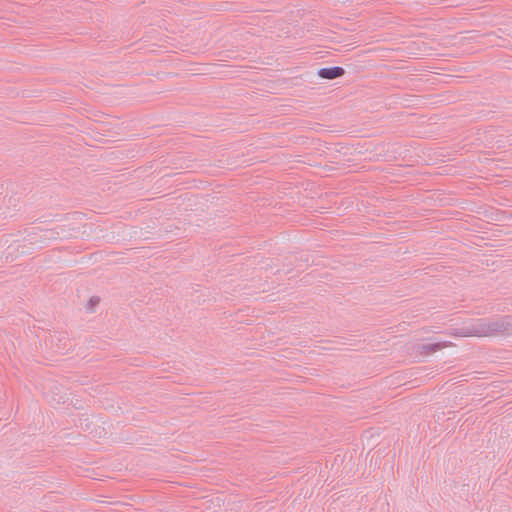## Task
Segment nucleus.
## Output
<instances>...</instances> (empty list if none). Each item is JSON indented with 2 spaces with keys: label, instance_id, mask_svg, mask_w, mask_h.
<instances>
[{
  "label": "nucleus",
  "instance_id": "f257e3e1",
  "mask_svg": "<svg viewBox=\"0 0 512 512\" xmlns=\"http://www.w3.org/2000/svg\"><path fill=\"white\" fill-rule=\"evenodd\" d=\"M512 333V317L507 316L492 321H479L471 326L461 328V336H494L500 333Z\"/></svg>",
  "mask_w": 512,
  "mask_h": 512
},
{
  "label": "nucleus",
  "instance_id": "20e7f679",
  "mask_svg": "<svg viewBox=\"0 0 512 512\" xmlns=\"http://www.w3.org/2000/svg\"><path fill=\"white\" fill-rule=\"evenodd\" d=\"M101 298L97 295H92L88 298L87 303L85 304V309L87 312H93L95 308L99 305Z\"/></svg>",
  "mask_w": 512,
  "mask_h": 512
},
{
  "label": "nucleus",
  "instance_id": "39448f33",
  "mask_svg": "<svg viewBox=\"0 0 512 512\" xmlns=\"http://www.w3.org/2000/svg\"><path fill=\"white\" fill-rule=\"evenodd\" d=\"M66 276H58L52 283V285H64L65 281H67Z\"/></svg>",
  "mask_w": 512,
  "mask_h": 512
},
{
  "label": "nucleus",
  "instance_id": "7ed1b4c3",
  "mask_svg": "<svg viewBox=\"0 0 512 512\" xmlns=\"http://www.w3.org/2000/svg\"><path fill=\"white\" fill-rule=\"evenodd\" d=\"M448 344L446 342H439V343H434V344H425V345H421L419 346V352L421 354H430V353H433L437 350H440L444 347H447Z\"/></svg>",
  "mask_w": 512,
  "mask_h": 512
},
{
  "label": "nucleus",
  "instance_id": "f03ea898",
  "mask_svg": "<svg viewBox=\"0 0 512 512\" xmlns=\"http://www.w3.org/2000/svg\"><path fill=\"white\" fill-rule=\"evenodd\" d=\"M317 74L320 78L333 80L343 76L345 74V70L342 67L334 66L321 68L318 70Z\"/></svg>",
  "mask_w": 512,
  "mask_h": 512
}]
</instances>
